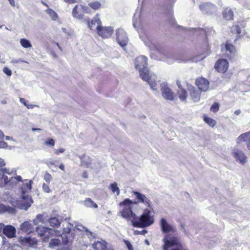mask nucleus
I'll return each instance as SVG.
<instances>
[{
    "label": "nucleus",
    "mask_w": 250,
    "mask_h": 250,
    "mask_svg": "<svg viewBox=\"0 0 250 250\" xmlns=\"http://www.w3.org/2000/svg\"><path fill=\"white\" fill-rule=\"evenodd\" d=\"M132 194L136 197L135 201L133 202L128 198H126L121 202L119 205L120 208H122L119 212L120 215L126 220L130 221L132 224L136 218V214L132 211V205L142 203L147 208H150L151 202L145 195L139 192L132 191Z\"/></svg>",
    "instance_id": "obj_1"
},
{
    "label": "nucleus",
    "mask_w": 250,
    "mask_h": 250,
    "mask_svg": "<svg viewBox=\"0 0 250 250\" xmlns=\"http://www.w3.org/2000/svg\"><path fill=\"white\" fill-rule=\"evenodd\" d=\"M147 59L144 56L138 57L135 61V67L140 72L141 78L147 82L153 90H157V83L153 81V78L155 75L151 73L147 68Z\"/></svg>",
    "instance_id": "obj_2"
},
{
    "label": "nucleus",
    "mask_w": 250,
    "mask_h": 250,
    "mask_svg": "<svg viewBox=\"0 0 250 250\" xmlns=\"http://www.w3.org/2000/svg\"><path fill=\"white\" fill-rule=\"evenodd\" d=\"M154 222V215L151 211L148 208H145L139 217L136 216L133 221L132 225L136 228H144L150 226Z\"/></svg>",
    "instance_id": "obj_3"
},
{
    "label": "nucleus",
    "mask_w": 250,
    "mask_h": 250,
    "mask_svg": "<svg viewBox=\"0 0 250 250\" xmlns=\"http://www.w3.org/2000/svg\"><path fill=\"white\" fill-rule=\"evenodd\" d=\"M160 226L163 233L165 234L163 239V250H172V235L167 234L172 230V226L164 218L161 219Z\"/></svg>",
    "instance_id": "obj_4"
},
{
    "label": "nucleus",
    "mask_w": 250,
    "mask_h": 250,
    "mask_svg": "<svg viewBox=\"0 0 250 250\" xmlns=\"http://www.w3.org/2000/svg\"><path fill=\"white\" fill-rule=\"evenodd\" d=\"M170 44V41L169 43L167 41H164L161 44L154 46L156 51L162 60H165L171 56V50Z\"/></svg>",
    "instance_id": "obj_5"
},
{
    "label": "nucleus",
    "mask_w": 250,
    "mask_h": 250,
    "mask_svg": "<svg viewBox=\"0 0 250 250\" xmlns=\"http://www.w3.org/2000/svg\"><path fill=\"white\" fill-rule=\"evenodd\" d=\"M153 81H155L157 83V88H158V85H160V90L161 91L162 95L166 100H172V91L166 82L161 83L160 81L156 82L154 78ZM157 89L156 90H157Z\"/></svg>",
    "instance_id": "obj_6"
},
{
    "label": "nucleus",
    "mask_w": 250,
    "mask_h": 250,
    "mask_svg": "<svg viewBox=\"0 0 250 250\" xmlns=\"http://www.w3.org/2000/svg\"><path fill=\"white\" fill-rule=\"evenodd\" d=\"M116 40L118 44L122 47H124L126 46L128 38L124 29L119 28L116 30Z\"/></svg>",
    "instance_id": "obj_7"
},
{
    "label": "nucleus",
    "mask_w": 250,
    "mask_h": 250,
    "mask_svg": "<svg viewBox=\"0 0 250 250\" xmlns=\"http://www.w3.org/2000/svg\"><path fill=\"white\" fill-rule=\"evenodd\" d=\"M199 9L204 14L211 15L217 11L216 6L209 2H204L199 5Z\"/></svg>",
    "instance_id": "obj_8"
},
{
    "label": "nucleus",
    "mask_w": 250,
    "mask_h": 250,
    "mask_svg": "<svg viewBox=\"0 0 250 250\" xmlns=\"http://www.w3.org/2000/svg\"><path fill=\"white\" fill-rule=\"evenodd\" d=\"M98 34L103 38H108L111 36L113 33V29L111 27H103L98 25L96 27Z\"/></svg>",
    "instance_id": "obj_9"
},
{
    "label": "nucleus",
    "mask_w": 250,
    "mask_h": 250,
    "mask_svg": "<svg viewBox=\"0 0 250 250\" xmlns=\"http://www.w3.org/2000/svg\"><path fill=\"white\" fill-rule=\"evenodd\" d=\"M18 242L22 246H27L33 247L38 244V240L36 238L30 237H20Z\"/></svg>",
    "instance_id": "obj_10"
},
{
    "label": "nucleus",
    "mask_w": 250,
    "mask_h": 250,
    "mask_svg": "<svg viewBox=\"0 0 250 250\" xmlns=\"http://www.w3.org/2000/svg\"><path fill=\"white\" fill-rule=\"evenodd\" d=\"M36 231L38 233V236L43 237V241H45L48 239L51 236L52 229L47 227H38L36 229Z\"/></svg>",
    "instance_id": "obj_11"
},
{
    "label": "nucleus",
    "mask_w": 250,
    "mask_h": 250,
    "mask_svg": "<svg viewBox=\"0 0 250 250\" xmlns=\"http://www.w3.org/2000/svg\"><path fill=\"white\" fill-rule=\"evenodd\" d=\"M196 84L201 91L206 92L209 87L208 81L204 77H200L196 80Z\"/></svg>",
    "instance_id": "obj_12"
},
{
    "label": "nucleus",
    "mask_w": 250,
    "mask_h": 250,
    "mask_svg": "<svg viewBox=\"0 0 250 250\" xmlns=\"http://www.w3.org/2000/svg\"><path fill=\"white\" fill-rule=\"evenodd\" d=\"M229 67V62L226 59L218 60L215 63V68L218 72L225 73Z\"/></svg>",
    "instance_id": "obj_13"
},
{
    "label": "nucleus",
    "mask_w": 250,
    "mask_h": 250,
    "mask_svg": "<svg viewBox=\"0 0 250 250\" xmlns=\"http://www.w3.org/2000/svg\"><path fill=\"white\" fill-rule=\"evenodd\" d=\"M233 155L237 161L241 164H244L247 162V157L242 150L235 148L233 150Z\"/></svg>",
    "instance_id": "obj_14"
},
{
    "label": "nucleus",
    "mask_w": 250,
    "mask_h": 250,
    "mask_svg": "<svg viewBox=\"0 0 250 250\" xmlns=\"http://www.w3.org/2000/svg\"><path fill=\"white\" fill-rule=\"evenodd\" d=\"M242 142L247 143V147L250 149V131L241 134L236 139L237 144H240Z\"/></svg>",
    "instance_id": "obj_15"
},
{
    "label": "nucleus",
    "mask_w": 250,
    "mask_h": 250,
    "mask_svg": "<svg viewBox=\"0 0 250 250\" xmlns=\"http://www.w3.org/2000/svg\"><path fill=\"white\" fill-rule=\"evenodd\" d=\"M3 234L8 238H13L16 236V229L11 225L4 227Z\"/></svg>",
    "instance_id": "obj_16"
},
{
    "label": "nucleus",
    "mask_w": 250,
    "mask_h": 250,
    "mask_svg": "<svg viewBox=\"0 0 250 250\" xmlns=\"http://www.w3.org/2000/svg\"><path fill=\"white\" fill-rule=\"evenodd\" d=\"M190 97L194 102H198L200 99L201 91L193 87L190 90Z\"/></svg>",
    "instance_id": "obj_17"
},
{
    "label": "nucleus",
    "mask_w": 250,
    "mask_h": 250,
    "mask_svg": "<svg viewBox=\"0 0 250 250\" xmlns=\"http://www.w3.org/2000/svg\"><path fill=\"white\" fill-rule=\"evenodd\" d=\"M173 250H184L180 240L173 235Z\"/></svg>",
    "instance_id": "obj_18"
},
{
    "label": "nucleus",
    "mask_w": 250,
    "mask_h": 250,
    "mask_svg": "<svg viewBox=\"0 0 250 250\" xmlns=\"http://www.w3.org/2000/svg\"><path fill=\"white\" fill-rule=\"evenodd\" d=\"M12 180L9 179L7 176H5L4 174L0 173V188H2L8 184L10 183Z\"/></svg>",
    "instance_id": "obj_19"
},
{
    "label": "nucleus",
    "mask_w": 250,
    "mask_h": 250,
    "mask_svg": "<svg viewBox=\"0 0 250 250\" xmlns=\"http://www.w3.org/2000/svg\"><path fill=\"white\" fill-rule=\"evenodd\" d=\"M21 202V207L25 209H27L31 206L32 200V199L28 196H23Z\"/></svg>",
    "instance_id": "obj_20"
},
{
    "label": "nucleus",
    "mask_w": 250,
    "mask_h": 250,
    "mask_svg": "<svg viewBox=\"0 0 250 250\" xmlns=\"http://www.w3.org/2000/svg\"><path fill=\"white\" fill-rule=\"evenodd\" d=\"M178 95L179 98L182 102H185L186 101L187 98V92L184 88L178 89Z\"/></svg>",
    "instance_id": "obj_21"
},
{
    "label": "nucleus",
    "mask_w": 250,
    "mask_h": 250,
    "mask_svg": "<svg viewBox=\"0 0 250 250\" xmlns=\"http://www.w3.org/2000/svg\"><path fill=\"white\" fill-rule=\"evenodd\" d=\"M223 16L227 20H232L233 17V12L231 9L226 8L223 12Z\"/></svg>",
    "instance_id": "obj_22"
},
{
    "label": "nucleus",
    "mask_w": 250,
    "mask_h": 250,
    "mask_svg": "<svg viewBox=\"0 0 250 250\" xmlns=\"http://www.w3.org/2000/svg\"><path fill=\"white\" fill-rule=\"evenodd\" d=\"M93 248L95 250H106V245L100 241L95 242L93 244Z\"/></svg>",
    "instance_id": "obj_23"
},
{
    "label": "nucleus",
    "mask_w": 250,
    "mask_h": 250,
    "mask_svg": "<svg viewBox=\"0 0 250 250\" xmlns=\"http://www.w3.org/2000/svg\"><path fill=\"white\" fill-rule=\"evenodd\" d=\"M84 205L89 208H98L97 205L90 198H86L84 201Z\"/></svg>",
    "instance_id": "obj_24"
},
{
    "label": "nucleus",
    "mask_w": 250,
    "mask_h": 250,
    "mask_svg": "<svg viewBox=\"0 0 250 250\" xmlns=\"http://www.w3.org/2000/svg\"><path fill=\"white\" fill-rule=\"evenodd\" d=\"M78 5H76L73 9L72 14L73 16L78 19H82L83 17V15L82 13H79L78 11Z\"/></svg>",
    "instance_id": "obj_25"
},
{
    "label": "nucleus",
    "mask_w": 250,
    "mask_h": 250,
    "mask_svg": "<svg viewBox=\"0 0 250 250\" xmlns=\"http://www.w3.org/2000/svg\"><path fill=\"white\" fill-rule=\"evenodd\" d=\"M50 226L52 227H59L60 226L61 222L56 217H52L49 219Z\"/></svg>",
    "instance_id": "obj_26"
},
{
    "label": "nucleus",
    "mask_w": 250,
    "mask_h": 250,
    "mask_svg": "<svg viewBox=\"0 0 250 250\" xmlns=\"http://www.w3.org/2000/svg\"><path fill=\"white\" fill-rule=\"evenodd\" d=\"M88 6L94 10H97L101 8L102 4L98 1H95L88 3Z\"/></svg>",
    "instance_id": "obj_27"
},
{
    "label": "nucleus",
    "mask_w": 250,
    "mask_h": 250,
    "mask_svg": "<svg viewBox=\"0 0 250 250\" xmlns=\"http://www.w3.org/2000/svg\"><path fill=\"white\" fill-rule=\"evenodd\" d=\"M110 189L113 193H116L117 195L120 194V190L116 183H112L110 186Z\"/></svg>",
    "instance_id": "obj_28"
},
{
    "label": "nucleus",
    "mask_w": 250,
    "mask_h": 250,
    "mask_svg": "<svg viewBox=\"0 0 250 250\" xmlns=\"http://www.w3.org/2000/svg\"><path fill=\"white\" fill-rule=\"evenodd\" d=\"M20 43L21 45L25 48H30L32 46L30 42L25 39H21L20 40Z\"/></svg>",
    "instance_id": "obj_29"
},
{
    "label": "nucleus",
    "mask_w": 250,
    "mask_h": 250,
    "mask_svg": "<svg viewBox=\"0 0 250 250\" xmlns=\"http://www.w3.org/2000/svg\"><path fill=\"white\" fill-rule=\"evenodd\" d=\"M22 229L25 230V231L31 233L32 232V225L31 224L27 222H25L22 224Z\"/></svg>",
    "instance_id": "obj_30"
},
{
    "label": "nucleus",
    "mask_w": 250,
    "mask_h": 250,
    "mask_svg": "<svg viewBox=\"0 0 250 250\" xmlns=\"http://www.w3.org/2000/svg\"><path fill=\"white\" fill-rule=\"evenodd\" d=\"M25 181L27 182L26 183H24L22 185V189L27 190H31L32 188V182L31 180L27 181V180H25Z\"/></svg>",
    "instance_id": "obj_31"
},
{
    "label": "nucleus",
    "mask_w": 250,
    "mask_h": 250,
    "mask_svg": "<svg viewBox=\"0 0 250 250\" xmlns=\"http://www.w3.org/2000/svg\"><path fill=\"white\" fill-rule=\"evenodd\" d=\"M225 47L226 51L229 52V53H232L235 50L234 46L232 44L229 43L228 42H226Z\"/></svg>",
    "instance_id": "obj_32"
},
{
    "label": "nucleus",
    "mask_w": 250,
    "mask_h": 250,
    "mask_svg": "<svg viewBox=\"0 0 250 250\" xmlns=\"http://www.w3.org/2000/svg\"><path fill=\"white\" fill-rule=\"evenodd\" d=\"M232 31L234 33H236L238 36H240L242 34V27L239 25L234 26L232 28Z\"/></svg>",
    "instance_id": "obj_33"
},
{
    "label": "nucleus",
    "mask_w": 250,
    "mask_h": 250,
    "mask_svg": "<svg viewBox=\"0 0 250 250\" xmlns=\"http://www.w3.org/2000/svg\"><path fill=\"white\" fill-rule=\"evenodd\" d=\"M204 121L207 123L209 126H214L216 124V122L215 120H213L212 119L208 117H204Z\"/></svg>",
    "instance_id": "obj_34"
},
{
    "label": "nucleus",
    "mask_w": 250,
    "mask_h": 250,
    "mask_svg": "<svg viewBox=\"0 0 250 250\" xmlns=\"http://www.w3.org/2000/svg\"><path fill=\"white\" fill-rule=\"evenodd\" d=\"M47 12L48 14L52 17V20H55L58 18L57 13L52 9H48Z\"/></svg>",
    "instance_id": "obj_35"
},
{
    "label": "nucleus",
    "mask_w": 250,
    "mask_h": 250,
    "mask_svg": "<svg viewBox=\"0 0 250 250\" xmlns=\"http://www.w3.org/2000/svg\"><path fill=\"white\" fill-rule=\"evenodd\" d=\"M55 141L52 138H49V139H47L44 143V144L45 145L47 146H50L51 147H53L55 146Z\"/></svg>",
    "instance_id": "obj_36"
},
{
    "label": "nucleus",
    "mask_w": 250,
    "mask_h": 250,
    "mask_svg": "<svg viewBox=\"0 0 250 250\" xmlns=\"http://www.w3.org/2000/svg\"><path fill=\"white\" fill-rule=\"evenodd\" d=\"M220 104L218 103H214L210 107V110L213 112H216L219 110Z\"/></svg>",
    "instance_id": "obj_37"
},
{
    "label": "nucleus",
    "mask_w": 250,
    "mask_h": 250,
    "mask_svg": "<svg viewBox=\"0 0 250 250\" xmlns=\"http://www.w3.org/2000/svg\"><path fill=\"white\" fill-rule=\"evenodd\" d=\"M44 179L47 183H49L52 179V176L50 173L46 172L44 175Z\"/></svg>",
    "instance_id": "obj_38"
},
{
    "label": "nucleus",
    "mask_w": 250,
    "mask_h": 250,
    "mask_svg": "<svg viewBox=\"0 0 250 250\" xmlns=\"http://www.w3.org/2000/svg\"><path fill=\"white\" fill-rule=\"evenodd\" d=\"M97 22L96 20H92L90 22L88 21V27L91 29H93L95 26V24Z\"/></svg>",
    "instance_id": "obj_39"
},
{
    "label": "nucleus",
    "mask_w": 250,
    "mask_h": 250,
    "mask_svg": "<svg viewBox=\"0 0 250 250\" xmlns=\"http://www.w3.org/2000/svg\"><path fill=\"white\" fill-rule=\"evenodd\" d=\"M60 244V241L57 239H53L50 243V245L53 246H58Z\"/></svg>",
    "instance_id": "obj_40"
},
{
    "label": "nucleus",
    "mask_w": 250,
    "mask_h": 250,
    "mask_svg": "<svg viewBox=\"0 0 250 250\" xmlns=\"http://www.w3.org/2000/svg\"><path fill=\"white\" fill-rule=\"evenodd\" d=\"M3 72L8 76H10L12 75L11 71L7 67H4L3 69Z\"/></svg>",
    "instance_id": "obj_41"
},
{
    "label": "nucleus",
    "mask_w": 250,
    "mask_h": 250,
    "mask_svg": "<svg viewBox=\"0 0 250 250\" xmlns=\"http://www.w3.org/2000/svg\"><path fill=\"white\" fill-rule=\"evenodd\" d=\"M42 188L43 191L46 193H49L50 192V189L48 185L45 183H43L42 185Z\"/></svg>",
    "instance_id": "obj_42"
},
{
    "label": "nucleus",
    "mask_w": 250,
    "mask_h": 250,
    "mask_svg": "<svg viewBox=\"0 0 250 250\" xmlns=\"http://www.w3.org/2000/svg\"><path fill=\"white\" fill-rule=\"evenodd\" d=\"M65 149L64 148H60L59 149H55L54 150V153L55 154L57 155H59L60 153H62L63 152H64L65 151Z\"/></svg>",
    "instance_id": "obj_43"
},
{
    "label": "nucleus",
    "mask_w": 250,
    "mask_h": 250,
    "mask_svg": "<svg viewBox=\"0 0 250 250\" xmlns=\"http://www.w3.org/2000/svg\"><path fill=\"white\" fill-rule=\"evenodd\" d=\"M147 233V231L146 230H141V231H139V230H135L134 231V234L135 235H139V234H141V235H145L146 233Z\"/></svg>",
    "instance_id": "obj_44"
},
{
    "label": "nucleus",
    "mask_w": 250,
    "mask_h": 250,
    "mask_svg": "<svg viewBox=\"0 0 250 250\" xmlns=\"http://www.w3.org/2000/svg\"><path fill=\"white\" fill-rule=\"evenodd\" d=\"M124 242L127 247L128 250H133L131 244L127 240H124Z\"/></svg>",
    "instance_id": "obj_45"
},
{
    "label": "nucleus",
    "mask_w": 250,
    "mask_h": 250,
    "mask_svg": "<svg viewBox=\"0 0 250 250\" xmlns=\"http://www.w3.org/2000/svg\"><path fill=\"white\" fill-rule=\"evenodd\" d=\"M11 179L12 180V181L15 180L17 182L22 181V178L21 176H16L15 177H12Z\"/></svg>",
    "instance_id": "obj_46"
},
{
    "label": "nucleus",
    "mask_w": 250,
    "mask_h": 250,
    "mask_svg": "<svg viewBox=\"0 0 250 250\" xmlns=\"http://www.w3.org/2000/svg\"><path fill=\"white\" fill-rule=\"evenodd\" d=\"M26 105H25L28 109H32L36 105L28 104L27 103L26 104Z\"/></svg>",
    "instance_id": "obj_47"
},
{
    "label": "nucleus",
    "mask_w": 250,
    "mask_h": 250,
    "mask_svg": "<svg viewBox=\"0 0 250 250\" xmlns=\"http://www.w3.org/2000/svg\"><path fill=\"white\" fill-rule=\"evenodd\" d=\"M20 101L23 104L26 105V104H27V101L24 98H20Z\"/></svg>",
    "instance_id": "obj_48"
},
{
    "label": "nucleus",
    "mask_w": 250,
    "mask_h": 250,
    "mask_svg": "<svg viewBox=\"0 0 250 250\" xmlns=\"http://www.w3.org/2000/svg\"><path fill=\"white\" fill-rule=\"evenodd\" d=\"M4 225L3 223H0V233L4 232Z\"/></svg>",
    "instance_id": "obj_49"
},
{
    "label": "nucleus",
    "mask_w": 250,
    "mask_h": 250,
    "mask_svg": "<svg viewBox=\"0 0 250 250\" xmlns=\"http://www.w3.org/2000/svg\"><path fill=\"white\" fill-rule=\"evenodd\" d=\"M64 1L68 3H74L76 2V0H64Z\"/></svg>",
    "instance_id": "obj_50"
},
{
    "label": "nucleus",
    "mask_w": 250,
    "mask_h": 250,
    "mask_svg": "<svg viewBox=\"0 0 250 250\" xmlns=\"http://www.w3.org/2000/svg\"><path fill=\"white\" fill-rule=\"evenodd\" d=\"M82 177L83 178H85V179L88 178V174H87V172L86 171H84L83 172V173L82 174Z\"/></svg>",
    "instance_id": "obj_51"
},
{
    "label": "nucleus",
    "mask_w": 250,
    "mask_h": 250,
    "mask_svg": "<svg viewBox=\"0 0 250 250\" xmlns=\"http://www.w3.org/2000/svg\"><path fill=\"white\" fill-rule=\"evenodd\" d=\"M8 1L12 6L14 7L15 6V0H8Z\"/></svg>",
    "instance_id": "obj_52"
},
{
    "label": "nucleus",
    "mask_w": 250,
    "mask_h": 250,
    "mask_svg": "<svg viewBox=\"0 0 250 250\" xmlns=\"http://www.w3.org/2000/svg\"><path fill=\"white\" fill-rule=\"evenodd\" d=\"M4 135L3 132L0 130V141L3 139Z\"/></svg>",
    "instance_id": "obj_53"
},
{
    "label": "nucleus",
    "mask_w": 250,
    "mask_h": 250,
    "mask_svg": "<svg viewBox=\"0 0 250 250\" xmlns=\"http://www.w3.org/2000/svg\"><path fill=\"white\" fill-rule=\"evenodd\" d=\"M176 83H177V86H178V88L179 89H180L181 88H183L182 87V85H181L180 84V82L179 81L177 80V82H176Z\"/></svg>",
    "instance_id": "obj_54"
},
{
    "label": "nucleus",
    "mask_w": 250,
    "mask_h": 250,
    "mask_svg": "<svg viewBox=\"0 0 250 250\" xmlns=\"http://www.w3.org/2000/svg\"><path fill=\"white\" fill-rule=\"evenodd\" d=\"M59 167L62 169V170L64 171V166L63 164H61L59 166Z\"/></svg>",
    "instance_id": "obj_55"
},
{
    "label": "nucleus",
    "mask_w": 250,
    "mask_h": 250,
    "mask_svg": "<svg viewBox=\"0 0 250 250\" xmlns=\"http://www.w3.org/2000/svg\"><path fill=\"white\" fill-rule=\"evenodd\" d=\"M241 113V110L240 109L236 110L234 111V114L236 115H238Z\"/></svg>",
    "instance_id": "obj_56"
},
{
    "label": "nucleus",
    "mask_w": 250,
    "mask_h": 250,
    "mask_svg": "<svg viewBox=\"0 0 250 250\" xmlns=\"http://www.w3.org/2000/svg\"><path fill=\"white\" fill-rule=\"evenodd\" d=\"M81 7L85 11H86L88 8L87 7H84L83 5H81Z\"/></svg>",
    "instance_id": "obj_57"
},
{
    "label": "nucleus",
    "mask_w": 250,
    "mask_h": 250,
    "mask_svg": "<svg viewBox=\"0 0 250 250\" xmlns=\"http://www.w3.org/2000/svg\"><path fill=\"white\" fill-rule=\"evenodd\" d=\"M42 4L43 5L45 6L46 7H49L48 5L46 3H45V2H44V1H42Z\"/></svg>",
    "instance_id": "obj_58"
},
{
    "label": "nucleus",
    "mask_w": 250,
    "mask_h": 250,
    "mask_svg": "<svg viewBox=\"0 0 250 250\" xmlns=\"http://www.w3.org/2000/svg\"><path fill=\"white\" fill-rule=\"evenodd\" d=\"M32 130L33 131H36V130L40 131V130H41V129H40V128H33Z\"/></svg>",
    "instance_id": "obj_59"
},
{
    "label": "nucleus",
    "mask_w": 250,
    "mask_h": 250,
    "mask_svg": "<svg viewBox=\"0 0 250 250\" xmlns=\"http://www.w3.org/2000/svg\"><path fill=\"white\" fill-rule=\"evenodd\" d=\"M172 25H173V28L174 27H175V21H174L173 20V23H172Z\"/></svg>",
    "instance_id": "obj_60"
},
{
    "label": "nucleus",
    "mask_w": 250,
    "mask_h": 250,
    "mask_svg": "<svg viewBox=\"0 0 250 250\" xmlns=\"http://www.w3.org/2000/svg\"><path fill=\"white\" fill-rule=\"evenodd\" d=\"M181 228L182 229H184V227L183 225H182V224L181 225Z\"/></svg>",
    "instance_id": "obj_61"
},
{
    "label": "nucleus",
    "mask_w": 250,
    "mask_h": 250,
    "mask_svg": "<svg viewBox=\"0 0 250 250\" xmlns=\"http://www.w3.org/2000/svg\"><path fill=\"white\" fill-rule=\"evenodd\" d=\"M49 164H50V165H54V162H50L49 163Z\"/></svg>",
    "instance_id": "obj_62"
},
{
    "label": "nucleus",
    "mask_w": 250,
    "mask_h": 250,
    "mask_svg": "<svg viewBox=\"0 0 250 250\" xmlns=\"http://www.w3.org/2000/svg\"><path fill=\"white\" fill-rule=\"evenodd\" d=\"M167 1H171V0H167Z\"/></svg>",
    "instance_id": "obj_63"
}]
</instances>
